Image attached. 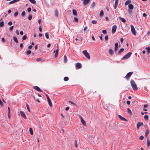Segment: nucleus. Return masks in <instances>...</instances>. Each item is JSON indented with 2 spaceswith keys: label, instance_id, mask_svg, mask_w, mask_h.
Listing matches in <instances>:
<instances>
[{
  "label": "nucleus",
  "instance_id": "nucleus-1",
  "mask_svg": "<svg viewBox=\"0 0 150 150\" xmlns=\"http://www.w3.org/2000/svg\"><path fill=\"white\" fill-rule=\"evenodd\" d=\"M131 85L132 87V89L134 90H137L138 89L137 86L135 81L132 79H131L130 81Z\"/></svg>",
  "mask_w": 150,
  "mask_h": 150
},
{
  "label": "nucleus",
  "instance_id": "nucleus-2",
  "mask_svg": "<svg viewBox=\"0 0 150 150\" xmlns=\"http://www.w3.org/2000/svg\"><path fill=\"white\" fill-rule=\"evenodd\" d=\"M132 53L131 52H129L125 55L121 59L122 60L126 59L129 58L131 56Z\"/></svg>",
  "mask_w": 150,
  "mask_h": 150
},
{
  "label": "nucleus",
  "instance_id": "nucleus-3",
  "mask_svg": "<svg viewBox=\"0 0 150 150\" xmlns=\"http://www.w3.org/2000/svg\"><path fill=\"white\" fill-rule=\"evenodd\" d=\"M83 54L85 55V56L88 59H90V55L87 52L86 50H83L82 52Z\"/></svg>",
  "mask_w": 150,
  "mask_h": 150
},
{
  "label": "nucleus",
  "instance_id": "nucleus-4",
  "mask_svg": "<svg viewBox=\"0 0 150 150\" xmlns=\"http://www.w3.org/2000/svg\"><path fill=\"white\" fill-rule=\"evenodd\" d=\"M131 28V30L132 31V33L134 35H136V32L135 30V29L134 28V26L132 25H130Z\"/></svg>",
  "mask_w": 150,
  "mask_h": 150
},
{
  "label": "nucleus",
  "instance_id": "nucleus-5",
  "mask_svg": "<svg viewBox=\"0 0 150 150\" xmlns=\"http://www.w3.org/2000/svg\"><path fill=\"white\" fill-rule=\"evenodd\" d=\"M133 73L132 72H130L128 73L126 75V76L125 77V78H126L127 80H128L129 78L131 76V75Z\"/></svg>",
  "mask_w": 150,
  "mask_h": 150
},
{
  "label": "nucleus",
  "instance_id": "nucleus-6",
  "mask_svg": "<svg viewBox=\"0 0 150 150\" xmlns=\"http://www.w3.org/2000/svg\"><path fill=\"white\" fill-rule=\"evenodd\" d=\"M117 25H114L112 26V33L114 34L115 32L117 29Z\"/></svg>",
  "mask_w": 150,
  "mask_h": 150
},
{
  "label": "nucleus",
  "instance_id": "nucleus-7",
  "mask_svg": "<svg viewBox=\"0 0 150 150\" xmlns=\"http://www.w3.org/2000/svg\"><path fill=\"white\" fill-rule=\"evenodd\" d=\"M79 117L81 119V122L82 124L84 126H86V123L85 121L83 119L82 117L80 115H79Z\"/></svg>",
  "mask_w": 150,
  "mask_h": 150
},
{
  "label": "nucleus",
  "instance_id": "nucleus-8",
  "mask_svg": "<svg viewBox=\"0 0 150 150\" xmlns=\"http://www.w3.org/2000/svg\"><path fill=\"white\" fill-rule=\"evenodd\" d=\"M20 113L22 117H23L24 119H26V116L24 112L22 111H20Z\"/></svg>",
  "mask_w": 150,
  "mask_h": 150
},
{
  "label": "nucleus",
  "instance_id": "nucleus-9",
  "mask_svg": "<svg viewBox=\"0 0 150 150\" xmlns=\"http://www.w3.org/2000/svg\"><path fill=\"white\" fill-rule=\"evenodd\" d=\"M143 125V122H138L137 124V129H139V127L141 126H142Z\"/></svg>",
  "mask_w": 150,
  "mask_h": 150
},
{
  "label": "nucleus",
  "instance_id": "nucleus-10",
  "mask_svg": "<svg viewBox=\"0 0 150 150\" xmlns=\"http://www.w3.org/2000/svg\"><path fill=\"white\" fill-rule=\"evenodd\" d=\"M76 68V69H80L81 67V65L80 63H77L75 66Z\"/></svg>",
  "mask_w": 150,
  "mask_h": 150
},
{
  "label": "nucleus",
  "instance_id": "nucleus-11",
  "mask_svg": "<svg viewBox=\"0 0 150 150\" xmlns=\"http://www.w3.org/2000/svg\"><path fill=\"white\" fill-rule=\"evenodd\" d=\"M34 89H35L38 91L42 92V90L38 86H34L33 87Z\"/></svg>",
  "mask_w": 150,
  "mask_h": 150
},
{
  "label": "nucleus",
  "instance_id": "nucleus-12",
  "mask_svg": "<svg viewBox=\"0 0 150 150\" xmlns=\"http://www.w3.org/2000/svg\"><path fill=\"white\" fill-rule=\"evenodd\" d=\"M119 0H115V3L114 8L116 9L117 6V5L118 3Z\"/></svg>",
  "mask_w": 150,
  "mask_h": 150
},
{
  "label": "nucleus",
  "instance_id": "nucleus-13",
  "mask_svg": "<svg viewBox=\"0 0 150 150\" xmlns=\"http://www.w3.org/2000/svg\"><path fill=\"white\" fill-rule=\"evenodd\" d=\"M72 13L73 15L75 16H77V14L76 10L74 9H73L72 10Z\"/></svg>",
  "mask_w": 150,
  "mask_h": 150
},
{
  "label": "nucleus",
  "instance_id": "nucleus-14",
  "mask_svg": "<svg viewBox=\"0 0 150 150\" xmlns=\"http://www.w3.org/2000/svg\"><path fill=\"white\" fill-rule=\"evenodd\" d=\"M90 0H83V4L84 6H86L89 2Z\"/></svg>",
  "mask_w": 150,
  "mask_h": 150
},
{
  "label": "nucleus",
  "instance_id": "nucleus-15",
  "mask_svg": "<svg viewBox=\"0 0 150 150\" xmlns=\"http://www.w3.org/2000/svg\"><path fill=\"white\" fill-rule=\"evenodd\" d=\"M118 116H119V118L120 119H121V120H122L125 121H127V120H126L125 118H124V117H122L121 115H118Z\"/></svg>",
  "mask_w": 150,
  "mask_h": 150
},
{
  "label": "nucleus",
  "instance_id": "nucleus-16",
  "mask_svg": "<svg viewBox=\"0 0 150 150\" xmlns=\"http://www.w3.org/2000/svg\"><path fill=\"white\" fill-rule=\"evenodd\" d=\"M118 47V43L116 42L115 44V51H116L117 50Z\"/></svg>",
  "mask_w": 150,
  "mask_h": 150
},
{
  "label": "nucleus",
  "instance_id": "nucleus-17",
  "mask_svg": "<svg viewBox=\"0 0 150 150\" xmlns=\"http://www.w3.org/2000/svg\"><path fill=\"white\" fill-rule=\"evenodd\" d=\"M109 53L111 55H112L113 54V52L111 49H110L108 51Z\"/></svg>",
  "mask_w": 150,
  "mask_h": 150
},
{
  "label": "nucleus",
  "instance_id": "nucleus-18",
  "mask_svg": "<svg viewBox=\"0 0 150 150\" xmlns=\"http://www.w3.org/2000/svg\"><path fill=\"white\" fill-rule=\"evenodd\" d=\"M19 0H13L9 3V4H13L16 2L18 1Z\"/></svg>",
  "mask_w": 150,
  "mask_h": 150
},
{
  "label": "nucleus",
  "instance_id": "nucleus-19",
  "mask_svg": "<svg viewBox=\"0 0 150 150\" xmlns=\"http://www.w3.org/2000/svg\"><path fill=\"white\" fill-rule=\"evenodd\" d=\"M128 8L129 9L132 10L134 8V6L132 4H130L128 5Z\"/></svg>",
  "mask_w": 150,
  "mask_h": 150
},
{
  "label": "nucleus",
  "instance_id": "nucleus-20",
  "mask_svg": "<svg viewBox=\"0 0 150 150\" xmlns=\"http://www.w3.org/2000/svg\"><path fill=\"white\" fill-rule=\"evenodd\" d=\"M47 100L48 102V103H49L50 106L51 107H52V102H51V101L50 98L47 99Z\"/></svg>",
  "mask_w": 150,
  "mask_h": 150
},
{
  "label": "nucleus",
  "instance_id": "nucleus-21",
  "mask_svg": "<svg viewBox=\"0 0 150 150\" xmlns=\"http://www.w3.org/2000/svg\"><path fill=\"white\" fill-rule=\"evenodd\" d=\"M131 1L130 0H127L125 3V6H127L129 4L131 3Z\"/></svg>",
  "mask_w": 150,
  "mask_h": 150
},
{
  "label": "nucleus",
  "instance_id": "nucleus-22",
  "mask_svg": "<svg viewBox=\"0 0 150 150\" xmlns=\"http://www.w3.org/2000/svg\"><path fill=\"white\" fill-rule=\"evenodd\" d=\"M119 18L120 19L123 23L125 22L126 21L125 19L123 18H121L120 17H119Z\"/></svg>",
  "mask_w": 150,
  "mask_h": 150
},
{
  "label": "nucleus",
  "instance_id": "nucleus-23",
  "mask_svg": "<svg viewBox=\"0 0 150 150\" xmlns=\"http://www.w3.org/2000/svg\"><path fill=\"white\" fill-rule=\"evenodd\" d=\"M13 40L15 42H17V43L18 42V40L16 37L13 36Z\"/></svg>",
  "mask_w": 150,
  "mask_h": 150
},
{
  "label": "nucleus",
  "instance_id": "nucleus-24",
  "mask_svg": "<svg viewBox=\"0 0 150 150\" xmlns=\"http://www.w3.org/2000/svg\"><path fill=\"white\" fill-rule=\"evenodd\" d=\"M103 14H104L103 11V10L101 11H100V14H99V16H100L102 17L103 16Z\"/></svg>",
  "mask_w": 150,
  "mask_h": 150
},
{
  "label": "nucleus",
  "instance_id": "nucleus-25",
  "mask_svg": "<svg viewBox=\"0 0 150 150\" xmlns=\"http://www.w3.org/2000/svg\"><path fill=\"white\" fill-rule=\"evenodd\" d=\"M146 49L147 50V54H148L150 52V47H146Z\"/></svg>",
  "mask_w": 150,
  "mask_h": 150
},
{
  "label": "nucleus",
  "instance_id": "nucleus-26",
  "mask_svg": "<svg viewBox=\"0 0 150 150\" xmlns=\"http://www.w3.org/2000/svg\"><path fill=\"white\" fill-rule=\"evenodd\" d=\"M124 50V49L123 48H121L118 52V54H120Z\"/></svg>",
  "mask_w": 150,
  "mask_h": 150
},
{
  "label": "nucleus",
  "instance_id": "nucleus-27",
  "mask_svg": "<svg viewBox=\"0 0 150 150\" xmlns=\"http://www.w3.org/2000/svg\"><path fill=\"white\" fill-rule=\"evenodd\" d=\"M31 3L35 4L36 1L35 0H28Z\"/></svg>",
  "mask_w": 150,
  "mask_h": 150
},
{
  "label": "nucleus",
  "instance_id": "nucleus-28",
  "mask_svg": "<svg viewBox=\"0 0 150 150\" xmlns=\"http://www.w3.org/2000/svg\"><path fill=\"white\" fill-rule=\"evenodd\" d=\"M150 145V141L149 139L147 140V146L148 147H149Z\"/></svg>",
  "mask_w": 150,
  "mask_h": 150
},
{
  "label": "nucleus",
  "instance_id": "nucleus-29",
  "mask_svg": "<svg viewBox=\"0 0 150 150\" xmlns=\"http://www.w3.org/2000/svg\"><path fill=\"white\" fill-rule=\"evenodd\" d=\"M127 111L128 113L129 114H130L131 115L132 114V112L131 111V110H130V109L129 108H128L127 109Z\"/></svg>",
  "mask_w": 150,
  "mask_h": 150
},
{
  "label": "nucleus",
  "instance_id": "nucleus-30",
  "mask_svg": "<svg viewBox=\"0 0 150 150\" xmlns=\"http://www.w3.org/2000/svg\"><path fill=\"white\" fill-rule=\"evenodd\" d=\"M25 14V11H23L21 13V15L22 17H24Z\"/></svg>",
  "mask_w": 150,
  "mask_h": 150
},
{
  "label": "nucleus",
  "instance_id": "nucleus-31",
  "mask_svg": "<svg viewBox=\"0 0 150 150\" xmlns=\"http://www.w3.org/2000/svg\"><path fill=\"white\" fill-rule=\"evenodd\" d=\"M149 133V130L148 129H147L146 132L145 133V136L146 137L148 135Z\"/></svg>",
  "mask_w": 150,
  "mask_h": 150
},
{
  "label": "nucleus",
  "instance_id": "nucleus-32",
  "mask_svg": "<svg viewBox=\"0 0 150 150\" xmlns=\"http://www.w3.org/2000/svg\"><path fill=\"white\" fill-rule=\"evenodd\" d=\"M18 14V11H16L14 14V16L15 17H16Z\"/></svg>",
  "mask_w": 150,
  "mask_h": 150
},
{
  "label": "nucleus",
  "instance_id": "nucleus-33",
  "mask_svg": "<svg viewBox=\"0 0 150 150\" xmlns=\"http://www.w3.org/2000/svg\"><path fill=\"white\" fill-rule=\"evenodd\" d=\"M64 61L65 63H66L67 61V58L65 56H64Z\"/></svg>",
  "mask_w": 150,
  "mask_h": 150
},
{
  "label": "nucleus",
  "instance_id": "nucleus-34",
  "mask_svg": "<svg viewBox=\"0 0 150 150\" xmlns=\"http://www.w3.org/2000/svg\"><path fill=\"white\" fill-rule=\"evenodd\" d=\"M29 131L31 134L32 135L33 134V132L32 129L30 128L29 129Z\"/></svg>",
  "mask_w": 150,
  "mask_h": 150
},
{
  "label": "nucleus",
  "instance_id": "nucleus-35",
  "mask_svg": "<svg viewBox=\"0 0 150 150\" xmlns=\"http://www.w3.org/2000/svg\"><path fill=\"white\" fill-rule=\"evenodd\" d=\"M32 18V15L31 14H30L29 15L28 17V19L29 20H30Z\"/></svg>",
  "mask_w": 150,
  "mask_h": 150
},
{
  "label": "nucleus",
  "instance_id": "nucleus-36",
  "mask_svg": "<svg viewBox=\"0 0 150 150\" xmlns=\"http://www.w3.org/2000/svg\"><path fill=\"white\" fill-rule=\"evenodd\" d=\"M45 35L46 38L47 39H48L49 38V34L48 33H45Z\"/></svg>",
  "mask_w": 150,
  "mask_h": 150
},
{
  "label": "nucleus",
  "instance_id": "nucleus-37",
  "mask_svg": "<svg viewBox=\"0 0 150 150\" xmlns=\"http://www.w3.org/2000/svg\"><path fill=\"white\" fill-rule=\"evenodd\" d=\"M69 80V78L67 77H65L64 78V80L65 81H67Z\"/></svg>",
  "mask_w": 150,
  "mask_h": 150
},
{
  "label": "nucleus",
  "instance_id": "nucleus-38",
  "mask_svg": "<svg viewBox=\"0 0 150 150\" xmlns=\"http://www.w3.org/2000/svg\"><path fill=\"white\" fill-rule=\"evenodd\" d=\"M4 25V23L3 22H1L0 23V27H3Z\"/></svg>",
  "mask_w": 150,
  "mask_h": 150
},
{
  "label": "nucleus",
  "instance_id": "nucleus-39",
  "mask_svg": "<svg viewBox=\"0 0 150 150\" xmlns=\"http://www.w3.org/2000/svg\"><path fill=\"white\" fill-rule=\"evenodd\" d=\"M26 38H27V36L26 35H25L23 36V37L22 38V40H25L26 39Z\"/></svg>",
  "mask_w": 150,
  "mask_h": 150
},
{
  "label": "nucleus",
  "instance_id": "nucleus-40",
  "mask_svg": "<svg viewBox=\"0 0 150 150\" xmlns=\"http://www.w3.org/2000/svg\"><path fill=\"white\" fill-rule=\"evenodd\" d=\"M55 15L56 17H57L58 16V11L57 10H56L55 12Z\"/></svg>",
  "mask_w": 150,
  "mask_h": 150
},
{
  "label": "nucleus",
  "instance_id": "nucleus-41",
  "mask_svg": "<svg viewBox=\"0 0 150 150\" xmlns=\"http://www.w3.org/2000/svg\"><path fill=\"white\" fill-rule=\"evenodd\" d=\"M13 28V26H12L10 27L9 30L11 31H12Z\"/></svg>",
  "mask_w": 150,
  "mask_h": 150
},
{
  "label": "nucleus",
  "instance_id": "nucleus-42",
  "mask_svg": "<svg viewBox=\"0 0 150 150\" xmlns=\"http://www.w3.org/2000/svg\"><path fill=\"white\" fill-rule=\"evenodd\" d=\"M91 23L93 24H96L97 23V22L96 21L93 20L92 21Z\"/></svg>",
  "mask_w": 150,
  "mask_h": 150
},
{
  "label": "nucleus",
  "instance_id": "nucleus-43",
  "mask_svg": "<svg viewBox=\"0 0 150 150\" xmlns=\"http://www.w3.org/2000/svg\"><path fill=\"white\" fill-rule=\"evenodd\" d=\"M95 5V3L93 2L91 5V7L92 8H93Z\"/></svg>",
  "mask_w": 150,
  "mask_h": 150
},
{
  "label": "nucleus",
  "instance_id": "nucleus-44",
  "mask_svg": "<svg viewBox=\"0 0 150 150\" xmlns=\"http://www.w3.org/2000/svg\"><path fill=\"white\" fill-rule=\"evenodd\" d=\"M58 50L57 49L56 51V53L55 54V57H57V55L58 54Z\"/></svg>",
  "mask_w": 150,
  "mask_h": 150
},
{
  "label": "nucleus",
  "instance_id": "nucleus-45",
  "mask_svg": "<svg viewBox=\"0 0 150 150\" xmlns=\"http://www.w3.org/2000/svg\"><path fill=\"white\" fill-rule=\"evenodd\" d=\"M26 107H27L28 110L29 112H30V110L29 107V106L28 105V104H26Z\"/></svg>",
  "mask_w": 150,
  "mask_h": 150
},
{
  "label": "nucleus",
  "instance_id": "nucleus-46",
  "mask_svg": "<svg viewBox=\"0 0 150 150\" xmlns=\"http://www.w3.org/2000/svg\"><path fill=\"white\" fill-rule=\"evenodd\" d=\"M144 118L146 120H148V116L147 115H145L144 116Z\"/></svg>",
  "mask_w": 150,
  "mask_h": 150
},
{
  "label": "nucleus",
  "instance_id": "nucleus-47",
  "mask_svg": "<svg viewBox=\"0 0 150 150\" xmlns=\"http://www.w3.org/2000/svg\"><path fill=\"white\" fill-rule=\"evenodd\" d=\"M128 13L130 14H131L132 13V11L131 10L128 9Z\"/></svg>",
  "mask_w": 150,
  "mask_h": 150
},
{
  "label": "nucleus",
  "instance_id": "nucleus-48",
  "mask_svg": "<svg viewBox=\"0 0 150 150\" xmlns=\"http://www.w3.org/2000/svg\"><path fill=\"white\" fill-rule=\"evenodd\" d=\"M13 24L12 22L10 21L8 22V24L9 25H11Z\"/></svg>",
  "mask_w": 150,
  "mask_h": 150
},
{
  "label": "nucleus",
  "instance_id": "nucleus-49",
  "mask_svg": "<svg viewBox=\"0 0 150 150\" xmlns=\"http://www.w3.org/2000/svg\"><path fill=\"white\" fill-rule=\"evenodd\" d=\"M31 53V51L30 50H28L26 52V54H29Z\"/></svg>",
  "mask_w": 150,
  "mask_h": 150
},
{
  "label": "nucleus",
  "instance_id": "nucleus-50",
  "mask_svg": "<svg viewBox=\"0 0 150 150\" xmlns=\"http://www.w3.org/2000/svg\"><path fill=\"white\" fill-rule=\"evenodd\" d=\"M74 20L75 22H77L78 21V19L77 18L74 17Z\"/></svg>",
  "mask_w": 150,
  "mask_h": 150
},
{
  "label": "nucleus",
  "instance_id": "nucleus-51",
  "mask_svg": "<svg viewBox=\"0 0 150 150\" xmlns=\"http://www.w3.org/2000/svg\"><path fill=\"white\" fill-rule=\"evenodd\" d=\"M105 39L106 40H107L108 39V36L107 35H106L105 37Z\"/></svg>",
  "mask_w": 150,
  "mask_h": 150
},
{
  "label": "nucleus",
  "instance_id": "nucleus-52",
  "mask_svg": "<svg viewBox=\"0 0 150 150\" xmlns=\"http://www.w3.org/2000/svg\"><path fill=\"white\" fill-rule=\"evenodd\" d=\"M31 8L30 7L28 8L27 9V11L29 12L31 11Z\"/></svg>",
  "mask_w": 150,
  "mask_h": 150
},
{
  "label": "nucleus",
  "instance_id": "nucleus-53",
  "mask_svg": "<svg viewBox=\"0 0 150 150\" xmlns=\"http://www.w3.org/2000/svg\"><path fill=\"white\" fill-rule=\"evenodd\" d=\"M144 139V137L143 136H141L139 137V139L141 140H143Z\"/></svg>",
  "mask_w": 150,
  "mask_h": 150
},
{
  "label": "nucleus",
  "instance_id": "nucleus-54",
  "mask_svg": "<svg viewBox=\"0 0 150 150\" xmlns=\"http://www.w3.org/2000/svg\"><path fill=\"white\" fill-rule=\"evenodd\" d=\"M75 146L76 147H77L78 145H77V142H76V140H75Z\"/></svg>",
  "mask_w": 150,
  "mask_h": 150
},
{
  "label": "nucleus",
  "instance_id": "nucleus-55",
  "mask_svg": "<svg viewBox=\"0 0 150 150\" xmlns=\"http://www.w3.org/2000/svg\"><path fill=\"white\" fill-rule=\"evenodd\" d=\"M102 33L103 34H106V30H103L102 31Z\"/></svg>",
  "mask_w": 150,
  "mask_h": 150
},
{
  "label": "nucleus",
  "instance_id": "nucleus-56",
  "mask_svg": "<svg viewBox=\"0 0 150 150\" xmlns=\"http://www.w3.org/2000/svg\"><path fill=\"white\" fill-rule=\"evenodd\" d=\"M41 60V59L40 58H38L36 59V60L37 62L40 61Z\"/></svg>",
  "mask_w": 150,
  "mask_h": 150
},
{
  "label": "nucleus",
  "instance_id": "nucleus-57",
  "mask_svg": "<svg viewBox=\"0 0 150 150\" xmlns=\"http://www.w3.org/2000/svg\"><path fill=\"white\" fill-rule=\"evenodd\" d=\"M39 30L40 32H42V28L41 26H40L39 27Z\"/></svg>",
  "mask_w": 150,
  "mask_h": 150
},
{
  "label": "nucleus",
  "instance_id": "nucleus-58",
  "mask_svg": "<svg viewBox=\"0 0 150 150\" xmlns=\"http://www.w3.org/2000/svg\"><path fill=\"white\" fill-rule=\"evenodd\" d=\"M126 103L128 105H129L130 104V102L129 101H127Z\"/></svg>",
  "mask_w": 150,
  "mask_h": 150
},
{
  "label": "nucleus",
  "instance_id": "nucleus-59",
  "mask_svg": "<svg viewBox=\"0 0 150 150\" xmlns=\"http://www.w3.org/2000/svg\"><path fill=\"white\" fill-rule=\"evenodd\" d=\"M120 41L121 43H122L123 42V39L122 38H120Z\"/></svg>",
  "mask_w": 150,
  "mask_h": 150
},
{
  "label": "nucleus",
  "instance_id": "nucleus-60",
  "mask_svg": "<svg viewBox=\"0 0 150 150\" xmlns=\"http://www.w3.org/2000/svg\"><path fill=\"white\" fill-rule=\"evenodd\" d=\"M143 16L144 17H146L147 16V14L146 13H144L143 14Z\"/></svg>",
  "mask_w": 150,
  "mask_h": 150
},
{
  "label": "nucleus",
  "instance_id": "nucleus-61",
  "mask_svg": "<svg viewBox=\"0 0 150 150\" xmlns=\"http://www.w3.org/2000/svg\"><path fill=\"white\" fill-rule=\"evenodd\" d=\"M16 33L18 35H19V31L18 30H17L16 31Z\"/></svg>",
  "mask_w": 150,
  "mask_h": 150
},
{
  "label": "nucleus",
  "instance_id": "nucleus-62",
  "mask_svg": "<svg viewBox=\"0 0 150 150\" xmlns=\"http://www.w3.org/2000/svg\"><path fill=\"white\" fill-rule=\"evenodd\" d=\"M8 113H10V112H11V110H10V109L9 108V107H8Z\"/></svg>",
  "mask_w": 150,
  "mask_h": 150
},
{
  "label": "nucleus",
  "instance_id": "nucleus-63",
  "mask_svg": "<svg viewBox=\"0 0 150 150\" xmlns=\"http://www.w3.org/2000/svg\"><path fill=\"white\" fill-rule=\"evenodd\" d=\"M69 107H67L66 108L65 110L67 111L69 109Z\"/></svg>",
  "mask_w": 150,
  "mask_h": 150
},
{
  "label": "nucleus",
  "instance_id": "nucleus-64",
  "mask_svg": "<svg viewBox=\"0 0 150 150\" xmlns=\"http://www.w3.org/2000/svg\"><path fill=\"white\" fill-rule=\"evenodd\" d=\"M32 47H33V46L32 45H30L29 46L28 48L29 49H31L32 48Z\"/></svg>",
  "mask_w": 150,
  "mask_h": 150
}]
</instances>
